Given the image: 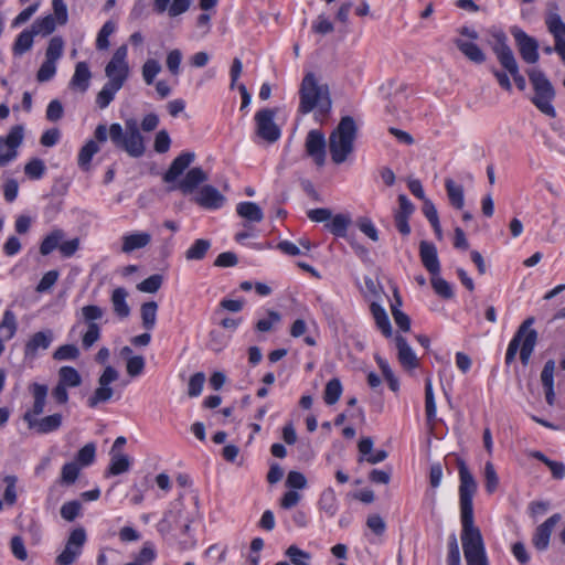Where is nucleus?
<instances>
[{
  "mask_svg": "<svg viewBox=\"0 0 565 565\" xmlns=\"http://www.w3.org/2000/svg\"><path fill=\"white\" fill-rule=\"evenodd\" d=\"M461 544L467 565H489L481 531L475 525L473 495L478 484L465 461L458 462Z\"/></svg>",
  "mask_w": 565,
  "mask_h": 565,
  "instance_id": "obj_1",
  "label": "nucleus"
},
{
  "mask_svg": "<svg viewBox=\"0 0 565 565\" xmlns=\"http://www.w3.org/2000/svg\"><path fill=\"white\" fill-rule=\"evenodd\" d=\"M94 137L98 142H105L108 137L113 145L125 151L131 158H140L146 152L145 139L140 132L138 121L134 118L125 121V129L118 122L98 125L94 131Z\"/></svg>",
  "mask_w": 565,
  "mask_h": 565,
  "instance_id": "obj_2",
  "label": "nucleus"
},
{
  "mask_svg": "<svg viewBox=\"0 0 565 565\" xmlns=\"http://www.w3.org/2000/svg\"><path fill=\"white\" fill-rule=\"evenodd\" d=\"M299 98L298 113L307 115L315 111L316 120L323 122L327 119L332 108L329 86L319 84L312 72L303 76L299 88Z\"/></svg>",
  "mask_w": 565,
  "mask_h": 565,
  "instance_id": "obj_3",
  "label": "nucleus"
},
{
  "mask_svg": "<svg viewBox=\"0 0 565 565\" xmlns=\"http://www.w3.org/2000/svg\"><path fill=\"white\" fill-rule=\"evenodd\" d=\"M356 135L358 127L353 117H342L329 136V151L335 164L343 163L353 152Z\"/></svg>",
  "mask_w": 565,
  "mask_h": 565,
  "instance_id": "obj_4",
  "label": "nucleus"
},
{
  "mask_svg": "<svg viewBox=\"0 0 565 565\" xmlns=\"http://www.w3.org/2000/svg\"><path fill=\"white\" fill-rule=\"evenodd\" d=\"M534 321V317H529L519 327L514 337L510 341L505 353L507 364L514 361L519 350L522 364L524 366L529 364L530 358L537 342V332L531 328Z\"/></svg>",
  "mask_w": 565,
  "mask_h": 565,
  "instance_id": "obj_5",
  "label": "nucleus"
},
{
  "mask_svg": "<svg viewBox=\"0 0 565 565\" xmlns=\"http://www.w3.org/2000/svg\"><path fill=\"white\" fill-rule=\"evenodd\" d=\"M527 76L534 89V96L531 102L544 115L555 118L556 110L553 106L556 92L546 75L539 68L527 71Z\"/></svg>",
  "mask_w": 565,
  "mask_h": 565,
  "instance_id": "obj_6",
  "label": "nucleus"
},
{
  "mask_svg": "<svg viewBox=\"0 0 565 565\" xmlns=\"http://www.w3.org/2000/svg\"><path fill=\"white\" fill-rule=\"evenodd\" d=\"M494 40L495 42L492 46V50L499 63L512 76L516 87L520 90H524L526 87V81L520 73L513 51L508 45L507 35L503 32H499L494 34Z\"/></svg>",
  "mask_w": 565,
  "mask_h": 565,
  "instance_id": "obj_7",
  "label": "nucleus"
},
{
  "mask_svg": "<svg viewBox=\"0 0 565 565\" xmlns=\"http://www.w3.org/2000/svg\"><path fill=\"white\" fill-rule=\"evenodd\" d=\"M276 114L273 108H263L255 114V134L268 143L276 142L281 136V130L275 122Z\"/></svg>",
  "mask_w": 565,
  "mask_h": 565,
  "instance_id": "obj_8",
  "label": "nucleus"
},
{
  "mask_svg": "<svg viewBox=\"0 0 565 565\" xmlns=\"http://www.w3.org/2000/svg\"><path fill=\"white\" fill-rule=\"evenodd\" d=\"M119 377L118 371L111 365H107L104 372L98 377V387L94 391L92 396L87 399L89 408L97 407L100 403H106L111 399L114 390L110 384Z\"/></svg>",
  "mask_w": 565,
  "mask_h": 565,
  "instance_id": "obj_9",
  "label": "nucleus"
},
{
  "mask_svg": "<svg viewBox=\"0 0 565 565\" xmlns=\"http://www.w3.org/2000/svg\"><path fill=\"white\" fill-rule=\"evenodd\" d=\"M104 310L96 305H88L82 308V316L87 326L82 337V345L85 350L92 348L100 339V327L96 322L102 319Z\"/></svg>",
  "mask_w": 565,
  "mask_h": 565,
  "instance_id": "obj_10",
  "label": "nucleus"
},
{
  "mask_svg": "<svg viewBox=\"0 0 565 565\" xmlns=\"http://www.w3.org/2000/svg\"><path fill=\"white\" fill-rule=\"evenodd\" d=\"M86 542V532L83 527L73 530L62 553L56 557V565H72L81 555Z\"/></svg>",
  "mask_w": 565,
  "mask_h": 565,
  "instance_id": "obj_11",
  "label": "nucleus"
},
{
  "mask_svg": "<svg viewBox=\"0 0 565 565\" xmlns=\"http://www.w3.org/2000/svg\"><path fill=\"white\" fill-rule=\"evenodd\" d=\"M22 140L23 127L20 125L12 127L6 138H0V167L7 166L17 158V148Z\"/></svg>",
  "mask_w": 565,
  "mask_h": 565,
  "instance_id": "obj_12",
  "label": "nucleus"
},
{
  "mask_svg": "<svg viewBox=\"0 0 565 565\" xmlns=\"http://www.w3.org/2000/svg\"><path fill=\"white\" fill-rule=\"evenodd\" d=\"M126 57L127 46L121 45L115 51L111 60L106 65L105 73L109 78L108 82L120 81L121 86H124L129 72Z\"/></svg>",
  "mask_w": 565,
  "mask_h": 565,
  "instance_id": "obj_13",
  "label": "nucleus"
},
{
  "mask_svg": "<svg viewBox=\"0 0 565 565\" xmlns=\"http://www.w3.org/2000/svg\"><path fill=\"white\" fill-rule=\"evenodd\" d=\"M511 34L515 40L520 55L523 58V61L529 64L536 63L540 57L537 52V41L516 26L511 29Z\"/></svg>",
  "mask_w": 565,
  "mask_h": 565,
  "instance_id": "obj_14",
  "label": "nucleus"
},
{
  "mask_svg": "<svg viewBox=\"0 0 565 565\" xmlns=\"http://www.w3.org/2000/svg\"><path fill=\"white\" fill-rule=\"evenodd\" d=\"M306 153L318 167L326 162V137L319 129L309 130L305 141Z\"/></svg>",
  "mask_w": 565,
  "mask_h": 565,
  "instance_id": "obj_15",
  "label": "nucleus"
},
{
  "mask_svg": "<svg viewBox=\"0 0 565 565\" xmlns=\"http://www.w3.org/2000/svg\"><path fill=\"white\" fill-rule=\"evenodd\" d=\"M545 24L554 38L555 52L565 64V22L557 12H548L545 18Z\"/></svg>",
  "mask_w": 565,
  "mask_h": 565,
  "instance_id": "obj_16",
  "label": "nucleus"
},
{
  "mask_svg": "<svg viewBox=\"0 0 565 565\" xmlns=\"http://www.w3.org/2000/svg\"><path fill=\"white\" fill-rule=\"evenodd\" d=\"M559 520L561 514L555 513L536 527L532 537V544L537 551H545L548 547L552 532Z\"/></svg>",
  "mask_w": 565,
  "mask_h": 565,
  "instance_id": "obj_17",
  "label": "nucleus"
},
{
  "mask_svg": "<svg viewBox=\"0 0 565 565\" xmlns=\"http://www.w3.org/2000/svg\"><path fill=\"white\" fill-rule=\"evenodd\" d=\"M29 390L33 396V405L30 409H28L23 415V420L25 422V417L29 415L31 418V422L36 419L38 416L43 414L45 405H46V397H47V386L45 384L40 383H32L29 386Z\"/></svg>",
  "mask_w": 565,
  "mask_h": 565,
  "instance_id": "obj_18",
  "label": "nucleus"
},
{
  "mask_svg": "<svg viewBox=\"0 0 565 565\" xmlns=\"http://www.w3.org/2000/svg\"><path fill=\"white\" fill-rule=\"evenodd\" d=\"M194 200L203 209L216 210L223 206L225 196L213 185H204Z\"/></svg>",
  "mask_w": 565,
  "mask_h": 565,
  "instance_id": "obj_19",
  "label": "nucleus"
},
{
  "mask_svg": "<svg viewBox=\"0 0 565 565\" xmlns=\"http://www.w3.org/2000/svg\"><path fill=\"white\" fill-rule=\"evenodd\" d=\"M419 257L423 266L431 276L439 275L440 264L437 248L433 243L427 241H422L419 243Z\"/></svg>",
  "mask_w": 565,
  "mask_h": 565,
  "instance_id": "obj_20",
  "label": "nucleus"
},
{
  "mask_svg": "<svg viewBox=\"0 0 565 565\" xmlns=\"http://www.w3.org/2000/svg\"><path fill=\"white\" fill-rule=\"evenodd\" d=\"M30 418L31 417L28 415L25 417V423L30 429H34L38 434H49L56 431L63 423V416L60 413L47 415L42 418H36L32 422Z\"/></svg>",
  "mask_w": 565,
  "mask_h": 565,
  "instance_id": "obj_21",
  "label": "nucleus"
},
{
  "mask_svg": "<svg viewBox=\"0 0 565 565\" xmlns=\"http://www.w3.org/2000/svg\"><path fill=\"white\" fill-rule=\"evenodd\" d=\"M53 331L47 329L44 331L35 332L26 342L24 347V355L34 358L39 350H46L53 341Z\"/></svg>",
  "mask_w": 565,
  "mask_h": 565,
  "instance_id": "obj_22",
  "label": "nucleus"
},
{
  "mask_svg": "<svg viewBox=\"0 0 565 565\" xmlns=\"http://www.w3.org/2000/svg\"><path fill=\"white\" fill-rule=\"evenodd\" d=\"M195 158L194 152L180 153L170 164L169 169L163 174V181L167 183L174 182L184 170L193 162Z\"/></svg>",
  "mask_w": 565,
  "mask_h": 565,
  "instance_id": "obj_23",
  "label": "nucleus"
},
{
  "mask_svg": "<svg viewBox=\"0 0 565 565\" xmlns=\"http://www.w3.org/2000/svg\"><path fill=\"white\" fill-rule=\"evenodd\" d=\"M554 371L555 361L548 360L545 362L541 372V383L544 388L545 401L550 406L555 404V391H554Z\"/></svg>",
  "mask_w": 565,
  "mask_h": 565,
  "instance_id": "obj_24",
  "label": "nucleus"
},
{
  "mask_svg": "<svg viewBox=\"0 0 565 565\" xmlns=\"http://www.w3.org/2000/svg\"><path fill=\"white\" fill-rule=\"evenodd\" d=\"M209 179L207 174L200 167L190 169L185 177L179 182L178 189L184 194L192 193L199 184Z\"/></svg>",
  "mask_w": 565,
  "mask_h": 565,
  "instance_id": "obj_25",
  "label": "nucleus"
},
{
  "mask_svg": "<svg viewBox=\"0 0 565 565\" xmlns=\"http://www.w3.org/2000/svg\"><path fill=\"white\" fill-rule=\"evenodd\" d=\"M395 343L398 350L397 358L399 363L405 369H416L418 366V361L406 339L398 334L395 337Z\"/></svg>",
  "mask_w": 565,
  "mask_h": 565,
  "instance_id": "obj_26",
  "label": "nucleus"
},
{
  "mask_svg": "<svg viewBox=\"0 0 565 565\" xmlns=\"http://www.w3.org/2000/svg\"><path fill=\"white\" fill-rule=\"evenodd\" d=\"M151 242V235L138 232L122 236V253L129 254L136 249L146 247Z\"/></svg>",
  "mask_w": 565,
  "mask_h": 565,
  "instance_id": "obj_27",
  "label": "nucleus"
},
{
  "mask_svg": "<svg viewBox=\"0 0 565 565\" xmlns=\"http://www.w3.org/2000/svg\"><path fill=\"white\" fill-rule=\"evenodd\" d=\"M457 49L471 62L482 64L486 61V54L473 42L455 39L454 41Z\"/></svg>",
  "mask_w": 565,
  "mask_h": 565,
  "instance_id": "obj_28",
  "label": "nucleus"
},
{
  "mask_svg": "<svg viewBox=\"0 0 565 565\" xmlns=\"http://www.w3.org/2000/svg\"><path fill=\"white\" fill-rule=\"evenodd\" d=\"M92 78V73L86 62H78L75 65V72L71 79V86L81 90L82 93L86 92L89 86V81Z\"/></svg>",
  "mask_w": 565,
  "mask_h": 565,
  "instance_id": "obj_29",
  "label": "nucleus"
},
{
  "mask_svg": "<svg viewBox=\"0 0 565 565\" xmlns=\"http://www.w3.org/2000/svg\"><path fill=\"white\" fill-rule=\"evenodd\" d=\"M131 460L128 455L120 451H110V463L107 473L118 476L130 469Z\"/></svg>",
  "mask_w": 565,
  "mask_h": 565,
  "instance_id": "obj_30",
  "label": "nucleus"
},
{
  "mask_svg": "<svg viewBox=\"0 0 565 565\" xmlns=\"http://www.w3.org/2000/svg\"><path fill=\"white\" fill-rule=\"evenodd\" d=\"M236 213L242 218L249 222L259 223L264 218V213L258 204L254 202H241L236 206Z\"/></svg>",
  "mask_w": 565,
  "mask_h": 565,
  "instance_id": "obj_31",
  "label": "nucleus"
},
{
  "mask_svg": "<svg viewBox=\"0 0 565 565\" xmlns=\"http://www.w3.org/2000/svg\"><path fill=\"white\" fill-rule=\"evenodd\" d=\"M128 292L125 288L118 287L114 289L111 294V303L114 308V312L119 318H127L130 315V308L126 301Z\"/></svg>",
  "mask_w": 565,
  "mask_h": 565,
  "instance_id": "obj_32",
  "label": "nucleus"
},
{
  "mask_svg": "<svg viewBox=\"0 0 565 565\" xmlns=\"http://www.w3.org/2000/svg\"><path fill=\"white\" fill-rule=\"evenodd\" d=\"M445 188L450 204L458 210H461L465 205L463 186L457 184L452 179H446Z\"/></svg>",
  "mask_w": 565,
  "mask_h": 565,
  "instance_id": "obj_33",
  "label": "nucleus"
},
{
  "mask_svg": "<svg viewBox=\"0 0 565 565\" xmlns=\"http://www.w3.org/2000/svg\"><path fill=\"white\" fill-rule=\"evenodd\" d=\"M121 87L120 81L107 82L97 94L96 104L98 107L102 109L106 108Z\"/></svg>",
  "mask_w": 565,
  "mask_h": 565,
  "instance_id": "obj_34",
  "label": "nucleus"
},
{
  "mask_svg": "<svg viewBox=\"0 0 565 565\" xmlns=\"http://www.w3.org/2000/svg\"><path fill=\"white\" fill-rule=\"evenodd\" d=\"M371 312L377 328L386 338H390L392 335V326L384 308L379 303L373 302L371 305Z\"/></svg>",
  "mask_w": 565,
  "mask_h": 565,
  "instance_id": "obj_35",
  "label": "nucleus"
},
{
  "mask_svg": "<svg viewBox=\"0 0 565 565\" xmlns=\"http://www.w3.org/2000/svg\"><path fill=\"white\" fill-rule=\"evenodd\" d=\"M58 384L66 387H77L82 384V376L73 366H62L58 370Z\"/></svg>",
  "mask_w": 565,
  "mask_h": 565,
  "instance_id": "obj_36",
  "label": "nucleus"
},
{
  "mask_svg": "<svg viewBox=\"0 0 565 565\" xmlns=\"http://www.w3.org/2000/svg\"><path fill=\"white\" fill-rule=\"evenodd\" d=\"M34 36H35V34L32 32L31 29L23 30L18 35V38L15 39V41L13 43V46H12L13 54L17 56H21L24 53H26L28 51H30L33 45Z\"/></svg>",
  "mask_w": 565,
  "mask_h": 565,
  "instance_id": "obj_37",
  "label": "nucleus"
},
{
  "mask_svg": "<svg viewBox=\"0 0 565 565\" xmlns=\"http://www.w3.org/2000/svg\"><path fill=\"white\" fill-rule=\"evenodd\" d=\"M211 248V242L205 238H198L194 243L186 249L184 256L186 260H202L207 250Z\"/></svg>",
  "mask_w": 565,
  "mask_h": 565,
  "instance_id": "obj_38",
  "label": "nucleus"
},
{
  "mask_svg": "<svg viewBox=\"0 0 565 565\" xmlns=\"http://www.w3.org/2000/svg\"><path fill=\"white\" fill-rule=\"evenodd\" d=\"M158 303L156 301H148L141 305L140 315L142 327L146 330H152L157 321Z\"/></svg>",
  "mask_w": 565,
  "mask_h": 565,
  "instance_id": "obj_39",
  "label": "nucleus"
},
{
  "mask_svg": "<svg viewBox=\"0 0 565 565\" xmlns=\"http://www.w3.org/2000/svg\"><path fill=\"white\" fill-rule=\"evenodd\" d=\"M351 224V217L345 214H337L332 217L331 223L326 224L330 233L338 237H345L347 230Z\"/></svg>",
  "mask_w": 565,
  "mask_h": 565,
  "instance_id": "obj_40",
  "label": "nucleus"
},
{
  "mask_svg": "<svg viewBox=\"0 0 565 565\" xmlns=\"http://www.w3.org/2000/svg\"><path fill=\"white\" fill-rule=\"evenodd\" d=\"M319 507L322 511L328 513L330 516L335 515L338 511L337 495L333 489H326L319 500Z\"/></svg>",
  "mask_w": 565,
  "mask_h": 565,
  "instance_id": "obj_41",
  "label": "nucleus"
},
{
  "mask_svg": "<svg viewBox=\"0 0 565 565\" xmlns=\"http://www.w3.org/2000/svg\"><path fill=\"white\" fill-rule=\"evenodd\" d=\"M425 412L428 423L436 419V403L433 392V383L429 377L425 380Z\"/></svg>",
  "mask_w": 565,
  "mask_h": 565,
  "instance_id": "obj_42",
  "label": "nucleus"
},
{
  "mask_svg": "<svg viewBox=\"0 0 565 565\" xmlns=\"http://www.w3.org/2000/svg\"><path fill=\"white\" fill-rule=\"evenodd\" d=\"M99 151V147L95 140H88L79 150L78 166L83 170H88L90 160L94 154Z\"/></svg>",
  "mask_w": 565,
  "mask_h": 565,
  "instance_id": "obj_43",
  "label": "nucleus"
},
{
  "mask_svg": "<svg viewBox=\"0 0 565 565\" xmlns=\"http://www.w3.org/2000/svg\"><path fill=\"white\" fill-rule=\"evenodd\" d=\"M56 28V21L53 15L49 14L44 18L36 19L31 25L32 32L38 35L42 34L43 36L51 34L54 32Z\"/></svg>",
  "mask_w": 565,
  "mask_h": 565,
  "instance_id": "obj_44",
  "label": "nucleus"
},
{
  "mask_svg": "<svg viewBox=\"0 0 565 565\" xmlns=\"http://www.w3.org/2000/svg\"><path fill=\"white\" fill-rule=\"evenodd\" d=\"M63 237H64L63 231H61V230L53 231L51 234L45 236V238L42 241V243L40 245V253L43 256H46L50 253H52L55 248L60 249V243Z\"/></svg>",
  "mask_w": 565,
  "mask_h": 565,
  "instance_id": "obj_45",
  "label": "nucleus"
},
{
  "mask_svg": "<svg viewBox=\"0 0 565 565\" xmlns=\"http://www.w3.org/2000/svg\"><path fill=\"white\" fill-rule=\"evenodd\" d=\"M341 394L342 384L339 379L334 377L327 383L323 399L326 404L333 405L340 399Z\"/></svg>",
  "mask_w": 565,
  "mask_h": 565,
  "instance_id": "obj_46",
  "label": "nucleus"
},
{
  "mask_svg": "<svg viewBox=\"0 0 565 565\" xmlns=\"http://www.w3.org/2000/svg\"><path fill=\"white\" fill-rule=\"evenodd\" d=\"M285 555L290 559L292 565H310L311 554L299 548L297 545H290Z\"/></svg>",
  "mask_w": 565,
  "mask_h": 565,
  "instance_id": "obj_47",
  "label": "nucleus"
},
{
  "mask_svg": "<svg viewBox=\"0 0 565 565\" xmlns=\"http://www.w3.org/2000/svg\"><path fill=\"white\" fill-rule=\"evenodd\" d=\"M79 354L75 344H63L54 351L53 359L56 361H74L78 359Z\"/></svg>",
  "mask_w": 565,
  "mask_h": 565,
  "instance_id": "obj_48",
  "label": "nucleus"
},
{
  "mask_svg": "<svg viewBox=\"0 0 565 565\" xmlns=\"http://www.w3.org/2000/svg\"><path fill=\"white\" fill-rule=\"evenodd\" d=\"M375 360H376V363H377L380 370L383 373L384 379L387 381L390 388L393 392H396L399 387V383H398V380L396 379V376L394 375L390 364L387 363V361L382 359L380 355H376Z\"/></svg>",
  "mask_w": 565,
  "mask_h": 565,
  "instance_id": "obj_49",
  "label": "nucleus"
},
{
  "mask_svg": "<svg viewBox=\"0 0 565 565\" xmlns=\"http://www.w3.org/2000/svg\"><path fill=\"white\" fill-rule=\"evenodd\" d=\"M64 41L61 36H54L50 40L45 51V60L55 62L62 56Z\"/></svg>",
  "mask_w": 565,
  "mask_h": 565,
  "instance_id": "obj_50",
  "label": "nucleus"
},
{
  "mask_svg": "<svg viewBox=\"0 0 565 565\" xmlns=\"http://www.w3.org/2000/svg\"><path fill=\"white\" fill-rule=\"evenodd\" d=\"M17 331L15 316L11 311H6L0 323V333H4V339L10 340Z\"/></svg>",
  "mask_w": 565,
  "mask_h": 565,
  "instance_id": "obj_51",
  "label": "nucleus"
},
{
  "mask_svg": "<svg viewBox=\"0 0 565 565\" xmlns=\"http://www.w3.org/2000/svg\"><path fill=\"white\" fill-rule=\"evenodd\" d=\"M499 486V478L491 461L484 465V487L488 493H493Z\"/></svg>",
  "mask_w": 565,
  "mask_h": 565,
  "instance_id": "obj_52",
  "label": "nucleus"
},
{
  "mask_svg": "<svg viewBox=\"0 0 565 565\" xmlns=\"http://www.w3.org/2000/svg\"><path fill=\"white\" fill-rule=\"evenodd\" d=\"M160 72L161 65L157 60L149 58L142 65V77L147 85H151Z\"/></svg>",
  "mask_w": 565,
  "mask_h": 565,
  "instance_id": "obj_53",
  "label": "nucleus"
},
{
  "mask_svg": "<svg viewBox=\"0 0 565 565\" xmlns=\"http://www.w3.org/2000/svg\"><path fill=\"white\" fill-rule=\"evenodd\" d=\"M431 286L435 292L444 299L454 297V291L450 284L438 275L431 276Z\"/></svg>",
  "mask_w": 565,
  "mask_h": 565,
  "instance_id": "obj_54",
  "label": "nucleus"
},
{
  "mask_svg": "<svg viewBox=\"0 0 565 565\" xmlns=\"http://www.w3.org/2000/svg\"><path fill=\"white\" fill-rule=\"evenodd\" d=\"M162 276L159 274H154L142 280L137 285V289L141 292L154 294L157 292L162 285Z\"/></svg>",
  "mask_w": 565,
  "mask_h": 565,
  "instance_id": "obj_55",
  "label": "nucleus"
},
{
  "mask_svg": "<svg viewBox=\"0 0 565 565\" xmlns=\"http://www.w3.org/2000/svg\"><path fill=\"white\" fill-rule=\"evenodd\" d=\"M82 503L77 500L65 502L60 510L61 516L68 522L74 521L81 513Z\"/></svg>",
  "mask_w": 565,
  "mask_h": 565,
  "instance_id": "obj_56",
  "label": "nucleus"
},
{
  "mask_svg": "<svg viewBox=\"0 0 565 565\" xmlns=\"http://www.w3.org/2000/svg\"><path fill=\"white\" fill-rule=\"evenodd\" d=\"M96 456V446L94 443L86 444L82 447L77 455L76 460L83 467L89 466L94 462Z\"/></svg>",
  "mask_w": 565,
  "mask_h": 565,
  "instance_id": "obj_57",
  "label": "nucleus"
},
{
  "mask_svg": "<svg viewBox=\"0 0 565 565\" xmlns=\"http://www.w3.org/2000/svg\"><path fill=\"white\" fill-rule=\"evenodd\" d=\"M45 172V164L44 162L39 159L34 158L31 159L24 167V173L33 180L41 179Z\"/></svg>",
  "mask_w": 565,
  "mask_h": 565,
  "instance_id": "obj_58",
  "label": "nucleus"
},
{
  "mask_svg": "<svg viewBox=\"0 0 565 565\" xmlns=\"http://www.w3.org/2000/svg\"><path fill=\"white\" fill-rule=\"evenodd\" d=\"M281 316L275 310H268V317L260 319L256 322L255 329L258 332H269L273 330L274 324L280 322Z\"/></svg>",
  "mask_w": 565,
  "mask_h": 565,
  "instance_id": "obj_59",
  "label": "nucleus"
},
{
  "mask_svg": "<svg viewBox=\"0 0 565 565\" xmlns=\"http://www.w3.org/2000/svg\"><path fill=\"white\" fill-rule=\"evenodd\" d=\"M115 29L116 25L113 21H107L104 23L96 39V47L98 50H106L109 46L108 38L115 31Z\"/></svg>",
  "mask_w": 565,
  "mask_h": 565,
  "instance_id": "obj_60",
  "label": "nucleus"
},
{
  "mask_svg": "<svg viewBox=\"0 0 565 565\" xmlns=\"http://www.w3.org/2000/svg\"><path fill=\"white\" fill-rule=\"evenodd\" d=\"M79 467L76 462H67L62 467L61 482L65 484H73L78 478Z\"/></svg>",
  "mask_w": 565,
  "mask_h": 565,
  "instance_id": "obj_61",
  "label": "nucleus"
},
{
  "mask_svg": "<svg viewBox=\"0 0 565 565\" xmlns=\"http://www.w3.org/2000/svg\"><path fill=\"white\" fill-rule=\"evenodd\" d=\"M205 383V375L202 372L193 374L188 384V395L190 397H196L201 394L203 385Z\"/></svg>",
  "mask_w": 565,
  "mask_h": 565,
  "instance_id": "obj_62",
  "label": "nucleus"
},
{
  "mask_svg": "<svg viewBox=\"0 0 565 565\" xmlns=\"http://www.w3.org/2000/svg\"><path fill=\"white\" fill-rule=\"evenodd\" d=\"M356 225L359 230L365 234L373 242L379 241V232L374 226L373 222L369 217H359L356 220Z\"/></svg>",
  "mask_w": 565,
  "mask_h": 565,
  "instance_id": "obj_63",
  "label": "nucleus"
},
{
  "mask_svg": "<svg viewBox=\"0 0 565 565\" xmlns=\"http://www.w3.org/2000/svg\"><path fill=\"white\" fill-rule=\"evenodd\" d=\"M182 61V52L179 49L171 50L166 58V64L172 75H179L180 64Z\"/></svg>",
  "mask_w": 565,
  "mask_h": 565,
  "instance_id": "obj_64",
  "label": "nucleus"
}]
</instances>
